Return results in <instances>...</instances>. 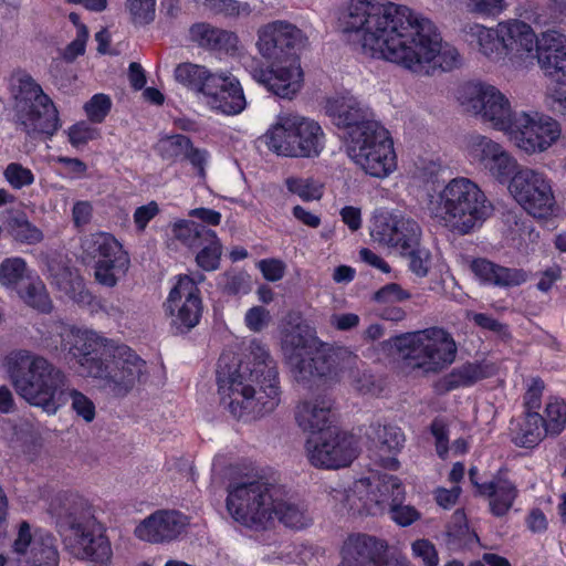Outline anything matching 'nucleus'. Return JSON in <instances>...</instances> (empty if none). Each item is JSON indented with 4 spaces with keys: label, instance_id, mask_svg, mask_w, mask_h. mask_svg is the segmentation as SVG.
<instances>
[{
    "label": "nucleus",
    "instance_id": "1",
    "mask_svg": "<svg viewBox=\"0 0 566 566\" xmlns=\"http://www.w3.org/2000/svg\"><path fill=\"white\" fill-rule=\"evenodd\" d=\"M361 52L396 63L412 73L429 75L431 62L442 71L461 64L459 51L443 43L437 25L406 6L376 0H352L340 18Z\"/></svg>",
    "mask_w": 566,
    "mask_h": 566
},
{
    "label": "nucleus",
    "instance_id": "2",
    "mask_svg": "<svg viewBox=\"0 0 566 566\" xmlns=\"http://www.w3.org/2000/svg\"><path fill=\"white\" fill-rule=\"evenodd\" d=\"M217 382L222 399L238 419L260 418L280 405L281 387L276 361L260 342L250 344L248 360L222 354L217 365Z\"/></svg>",
    "mask_w": 566,
    "mask_h": 566
},
{
    "label": "nucleus",
    "instance_id": "3",
    "mask_svg": "<svg viewBox=\"0 0 566 566\" xmlns=\"http://www.w3.org/2000/svg\"><path fill=\"white\" fill-rule=\"evenodd\" d=\"M8 373L15 392L29 405L52 416L71 400L77 417L90 423L95 419L94 402L81 391L69 387L65 373L43 356L28 350L14 353Z\"/></svg>",
    "mask_w": 566,
    "mask_h": 566
},
{
    "label": "nucleus",
    "instance_id": "4",
    "mask_svg": "<svg viewBox=\"0 0 566 566\" xmlns=\"http://www.w3.org/2000/svg\"><path fill=\"white\" fill-rule=\"evenodd\" d=\"M424 209L436 224L458 235L474 232L494 212L480 186L465 177L453 178L440 191L429 195Z\"/></svg>",
    "mask_w": 566,
    "mask_h": 566
},
{
    "label": "nucleus",
    "instance_id": "5",
    "mask_svg": "<svg viewBox=\"0 0 566 566\" xmlns=\"http://www.w3.org/2000/svg\"><path fill=\"white\" fill-rule=\"evenodd\" d=\"M389 344L406 366L426 374L442 371L455 360L458 353L452 335L437 326L395 336Z\"/></svg>",
    "mask_w": 566,
    "mask_h": 566
},
{
    "label": "nucleus",
    "instance_id": "6",
    "mask_svg": "<svg viewBox=\"0 0 566 566\" xmlns=\"http://www.w3.org/2000/svg\"><path fill=\"white\" fill-rule=\"evenodd\" d=\"M18 124L30 136H52L60 128L59 112L42 87L23 71L11 76Z\"/></svg>",
    "mask_w": 566,
    "mask_h": 566
},
{
    "label": "nucleus",
    "instance_id": "7",
    "mask_svg": "<svg viewBox=\"0 0 566 566\" xmlns=\"http://www.w3.org/2000/svg\"><path fill=\"white\" fill-rule=\"evenodd\" d=\"M81 258L84 263H94V277L106 287H114L130 263L123 245L106 232L85 235L81 241Z\"/></svg>",
    "mask_w": 566,
    "mask_h": 566
},
{
    "label": "nucleus",
    "instance_id": "8",
    "mask_svg": "<svg viewBox=\"0 0 566 566\" xmlns=\"http://www.w3.org/2000/svg\"><path fill=\"white\" fill-rule=\"evenodd\" d=\"M273 497L270 485L261 479L230 483L227 509L242 525H263L272 518Z\"/></svg>",
    "mask_w": 566,
    "mask_h": 566
},
{
    "label": "nucleus",
    "instance_id": "9",
    "mask_svg": "<svg viewBox=\"0 0 566 566\" xmlns=\"http://www.w3.org/2000/svg\"><path fill=\"white\" fill-rule=\"evenodd\" d=\"M146 376V361L126 345H114L102 366H94L91 377L115 397L126 396Z\"/></svg>",
    "mask_w": 566,
    "mask_h": 566
},
{
    "label": "nucleus",
    "instance_id": "10",
    "mask_svg": "<svg viewBox=\"0 0 566 566\" xmlns=\"http://www.w3.org/2000/svg\"><path fill=\"white\" fill-rule=\"evenodd\" d=\"M509 191L515 201L532 217L547 219L556 209L549 180L543 172L524 167L514 174Z\"/></svg>",
    "mask_w": 566,
    "mask_h": 566
},
{
    "label": "nucleus",
    "instance_id": "11",
    "mask_svg": "<svg viewBox=\"0 0 566 566\" xmlns=\"http://www.w3.org/2000/svg\"><path fill=\"white\" fill-rule=\"evenodd\" d=\"M307 44V36L296 25L276 20L266 23L258 30L256 48L260 54L273 62L282 64L298 60L297 51Z\"/></svg>",
    "mask_w": 566,
    "mask_h": 566
},
{
    "label": "nucleus",
    "instance_id": "12",
    "mask_svg": "<svg viewBox=\"0 0 566 566\" xmlns=\"http://www.w3.org/2000/svg\"><path fill=\"white\" fill-rule=\"evenodd\" d=\"M460 99L474 114L490 122L495 128L506 130L516 113H513L509 99L495 86L486 83H467L462 87Z\"/></svg>",
    "mask_w": 566,
    "mask_h": 566
},
{
    "label": "nucleus",
    "instance_id": "13",
    "mask_svg": "<svg viewBox=\"0 0 566 566\" xmlns=\"http://www.w3.org/2000/svg\"><path fill=\"white\" fill-rule=\"evenodd\" d=\"M171 327L179 334L198 325L202 314L200 290L189 275H180L164 303Z\"/></svg>",
    "mask_w": 566,
    "mask_h": 566
},
{
    "label": "nucleus",
    "instance_id": "14",
    "mask_svg": "<svg viewBox=\"0 0 566 566\" xmlns=\"http://www.w3.org/2000/svg\"><path fill=\"white\" fill-rule=\"evenodd\" d=\"M505 132L515 145L527 154L546 150L560 135L556 120L538 116L537 113L531 115L524 112L514 115L511 127Z\"/></svg>",
    "mask_w": 566,
    "mask_h": 566
},
{
    "label": "nucleus",
    "instance_id": "15",
    "mask_svg": "<svg viewBox=\"0 0 566 566\" xmlns=\"http://www.w3.org/2000/svg\"><path fill=\"white\" fill-rule=\"evenodd\" d=\"M356 360L357 357L346 348L319 344L314 349L306 352V357L297 359L293 373L295 379L302 382L313 377L334 378L353 366Z\"/></svg>",
    "mask_w": 566,
    "mask_h": 566
},
{
    "label": "nucleus",
    "instance_id": "16",
    "mask_svg": "<svg viewBox=\"0 0 566 566\" xmlns=\"http://www.w3.org/2000/svg\"><path fill=\"white\" fill-rule=\"evenodd\" d=\"M305 450L308 462L319 469L345 468L353 462L358 453L353 436L332 431L324 433L318 439H307Z\"/></svg>",
    "mask_w": 566,
    "mask_h": 566
},
{
    "label": "nucleus",
    "instance_id": "17",
    "mask_svg": "<svg viewBox=\"0 0 566 566\" xmlns=\"http://www.w3.org/2000/svg\"><path fill=\"white\" fill-rule=\"evenodd\" d=\"M12 553V566H59L60 563L55 538L50 534L32 538L31 526L27 521L19 524Z\"/></svg>",
    "mask_w": 566,
    "mask_h": 566
},
{
    "label": "nucleus",
    "instance_id": "18",
    "mask_svg": "<svg viewBox=\"0 0 566 566\" xmlns=\"http://www.w3.org/2000/svg\"><path fill=\"white\" fill-rule=\"evenodd\" d=\"M62 346L91 377L93 367L103 365L114 345L95 332L71 331Z\"/></svg>",
    "mask_w": 566,
    "mask_h": 566
},
{
    "label": "nucleus",
    "instance_id": "19",
    "mask_svg": "<svg viewBox=\"0 0 566 566\" xmlns=\"http://www.w3.org/2000/svg\"><path fill=\"white\" fill-rule=\"evenodd\" d=\"M49 513L55 518L60 532L71 531L73 535L87 530L93 517L88 502L76 493L62 492L52 497Z\"/></svg>",
    "mask_w": 566,
    "mask_h": 566
},
{
    "label": "nucleus",
    "instance_id": "20",
    "mask_svg": "<svg viewBox=\"0 0 566 566\" xmlns=\"http://www.w3.org/2000/svg\"><path fill=\"white\" fill-rule=\"evenodd\" d=\"M387 551V541L366 533H353L343 543L338 566H385Z\"/></svg>",
    "mask_w": 566,
    "mask_h": 566
},
{
    "label": "nucleus",
    "instance_id": "21",
    "mask_svg": "<svg viewBox=\"0 0 566 566\" xmlns=\"http://www.w3.org/2000/svg\"><path fill=\"white\" fill-rule=\"evenodd\" d=\"M371 235L379 243L401 252L420 241L421 228L410 218L387 213L376 218Z\"/></svg>",
    "mask_w": 566,
    "mask_h": 566
},
{
    "label": "nucleus",
    "instance_id": "22",
    "mask_svg": "<svg viewBox=\"0 0 566 566\" xmlns=\"http://www.w3.org/2000/svg\"><path fill=\"white\" fill-rule=\"evenodd\" d=\"M366 438L369 443L370 458L385 469L397 470L399 467L397 454L405 442V436L400 428L373 422L366 431Z\"/></svg>",
    "mask_w": 566,
    "mask_h": 566
},
{
    "label": "nucleus",
    "instance_id": "23",
    "mask_svg": "<svg viewBox=\"0 0 566 566\" xmlns=\"http://www.w3.org/2000/svg\"><path fill=\"white\" fill-rule=\"evenodd\" d=\"M287 65H275L258 67L252 71L255 81L263 84L270 92L291 99L303 85V71L300 61L291 60Z\"/></svg>",
    "mask_w": 566,
    "mask_h": 566
},
{
    "label": "nucleus",
    "instance_id": "24",
    "mask_svg": "<svg viewBox=\"0 0 566 566\" xmlns=\"http://www.w3.org/2000/svg\"><path fill=\"white\" fill-rule=\"evenodd\" d=\"M187 517L175 510H158L143 520L135 528V535L149 543L176 539L186 528Z\"/></svg>",
    "mask_w": 566,
    "mask_h": 566
},
{
    "label": "nucleus",
    "instance_id": "25",
    "mask_svg": "<svg viewBox=\"0 0 566 566\" xmlns=\"http://www.w3.org/2000/svg\"><path fill=\"white\" fill-rule=\"evenodd\" d=\"M208 104L227 115H235L245 107V97L239 81L233 76L218 74L206 84Z\"/></svg>",
    "mask_w": 566,
    "mask_h": 566
},
{
    "label": "nucleus",
    "instance_id": "26",
    "mask_svg": "<svg viewBox=\"0 0 566 566\" xmlns=\"http://www.w3.org/2000/svg\"><path fill=\"white\" fill-rule=\"evenodd\" d=\"M537 61L549 76L566 84V36L556 32L543 33L537 48Z\"/></svg>",
    "mask_w": 566,
    "mask_h": 566
},
{
    "label": "nucleus",
    "instance_id": "27",
    "mask_svg": "<svg viewBox=\"0 0 566 566\" xmlns=\"http://www.w3.org/2000/svg\"><path fill=\"white\" fill-rule=\"evenodd\" d=\"M333 407L326 396L301 400L294 409L295 422L304 432L321 433L331 426Z\"/></svg>",
    "mask_w": 566,
    "mask_h": 566
},
{
    "label": "nucleus",
    "instance_id": "28",
    "mask_svg": "<svg viewBox=\"0 0 566 566\" xmlns=\"http://www.w3.org/2000/svg\"><path fill=\"white\" fill-rule=\"evenodd\" d=\"M476 148L481 164L500 182L511 180L514 174L520 170L517 161L492 139L484 136L480 137Z\"/></svg>",
    "mask_w": 566,
    "mask_h": 566
},
{
    "label": "nucleus",
    "instance_id": "29",
    "mask_svg": "<svg viewBox=\"0 0 566 566\" xmlns=\"http://www.w3.org/2000/svg\"><path fill=\"white\" fill-rule=\"evenodd\" d=\"M287 127L292 128L295 145H287L286 148L294 149L298 158L318 156L323 148L322 138L324 134L316 122L290 114Z\"/></svg>",
    "mask_w": 566,
    "mask_h": 566
},
{
    "label": "nucleus",
    "instance_id": "30",
    "mask_svg": "<svg viewBox=\"0 0 566 566\" xmlns=\"http://www.w3.org/2000/svg\"><path fill=\"white\" fill-rule=\"evenodd\" d=\"M506 473L507 469L501 468L491 481L479 485V495L489 497L490 511L496 517L506 515L518 496L516 485Z\"/></svg>",
    "mask_w": 566,
    "mask_h": 566
},
{
    "label": "nucleus",
    "instance_id": "31",
    "mask_svg": "<svg viewBox=\"0 0 566 566\" xmlns=\"http://www.w3.org/2000/svg\"><path fill=\"white\" fill-rule=\"evenodd\" d=\"M499 32L505 55L523 59L538 48L533 29L521 20L500 22Z\"/></svg>",
    "mask_w": 566,
    "mask_h": 566
},
{
    "label": "nucleus",
    "instance_id": "32",
    "mask_svg": "<svg viewBox=\"0 0 566 566\" xmlns=\"http://www.w3.org/2000/svg\"><path fill=\"white\" fill-rule=\"evenodd\" d=\"M470 268L481 282L499 287L518 286L528 279L523 269L502 266L484 258L473 260Z\"/></svg>",
    "mask_w": 566,
    "mask_h": 566
},
{
    "label": "nucleus",
    "instance_id": "33",
    "mask_svg": "<svg viewBox=\"0 0 566 566\" xmlns=\"http://www.w3.org/2000/svg\"><path fill=\"white\" fill-rule=\"evenodd\" d=\"M325 112L336 126L346 128L347 132L371 120L369 108L363 107L353 96H338L327 99Z\"/></svg>",
    "mask_w": 566,
    "mask_h": 566
},
{
    "label": "nucleus",
    "instance_id": "34",
    "mask_svg": "<svg viewBox=\"0 0 566 566\" xmlns=\"http://www.w3.org/2000/svg\"><path fill=\"white\" fill-rule=\"evenodd\" d=\"M366 494L364 505L369 514L379 515L388 512L396 502H403L405 490L398 478L386 475Z\"/></svg>",
    "mask_w": 566,
    "mask_h": 566
},
{
    "label": "nucleus",
    "instance_id": "35",
    "mask_svg": "<svg viewBox=\"0 0 566 566\" xmlns=\"http://www.w3.org/2000/svg\"><path fill=\"white\" fill-rule=\"evenodd\" d=\"M378 138L379 140L376 139V142H374L371 149H368L361 156L359 155L354 163L366 174L373 177L384 178L396 168V156L390 136L387 137L385 142H380V136H378ZM358 153L360 154V150Z\"/></svg>",
    "mask_w": 566,
    "mask_h": 566
},
{
    "label": "nucleus",
    "instance_id": "36",
    "mask_svg": "<svg viewBox=\"0 0 566 566\" xmlns=\"http://www.w3.org/2000/svg\"><path fill=\"white\" fill-rule=\"evenodd\" d=\"M461 34L464 41L471 45L475 44L490 60L497 61L505 55L499 24L495 29H489L478 23H467L462 27Z\"/></svg>",
    "mask_w": 566,
    "mask_h": 566
},
{
    "label": "nucleus",
    "instance_id": "37",
    "mask_svg": "<svg viewBox=\"0 0 566 566\" xmlns=\"http://www.w3.org/2000/svg\"><path fill=\"white\" fill-rule=\"evenodd\" d=\"M78 545L76 553L83 559L91 562L94 566H109L113 558L111 542L103 533L94 534L90 527L74 536Z\"/></svg>",
    "mask_w": 566,
    "mask_h": 566
},
{
    "label": "nucleus",
    "instance_id": "38",
    "mask_svg": "<svg viewBox=\"0 0 566 566\" xmlns=\"http://www.w3.org/2000/svg\"><path fill=\"white\" fill-rule=\"evenodd\" d=\"M378 136H380V142H385L389 137V133L380 123L374 119L346 132L345 148L348 157L354 161L359 157V149L360 156L371 149Z\"/></svg>",
    "mask_w": 566,
    "mask_h": 566
},
{
    "label": "nucleus",
    "instance_id": "39",
    "mask_svg": "<svg viewBox=\"0 0 566 566\" xmlns=\"http://www.w3.org/2000/svg\"><path fill=\"white\" fill-rule=\"evenodd\" d=\"M4 228L14 241L23 244H38L44 239L43 232L29 221L22 210H7Z\"/></svg>",
    "mask_w": 566,
    "mask_h": 566
},
{
    "label": "nucleus",
    "instance_id": "40",
    "mask_svg": "<svg viewBox=\"0 0 566 566\" xmlns=\"http://www.w3.org/2000/svg\"><path fill=\"white\" fill-rule=\"evenodd\" d=\"M492 374V366L483 363H467L449 373L443 378V386L447 391L468 387L479 380L488 378Z\"/></svg>",
    "mask_w": 566,
    "mask_h": 566
},
{
    "label": "nucleus",
    "instance_id": "41",
    "mask_svg": "<svg viewBox=\"0 0 566 566\" xmlns=\"http://www.w3.org/2000/svg\"><path fill=\"white\" fill-rule=\"evenodd\" d=\"M287 118H290V114L280 115L276 123L262 136V139L274 154L296 157L294 149L286 148L287 145H295L292 128L287 127Z\"/></svg>",
    "mask_w": 566,
    "mask_h": 566
},
{
    "label": "nucleus",
    "instance_id": "42",
    "mask_svg": "<svg viewBox=\"0 0 566 566\" xmlns=\"http://www.w3.org/2000/svg\"><path fill=\"white\" fill-rule=\"evenodd\" d=\"M174 234L179 241L191 249H201L208 244V242L218 238L213 230L195 221H181L176 223Z\"/></svg>",
    "mask_w": 566,
    "mask_h": 566
},
{
    "label": "nucleus",
    "instance_id": "43",
    "mask_svg": "<svg viewBox=\"0 0 566 566\" xmlns=\"http://www.w3.org/2000/svg\"><path fill=\"white\" fill-rule=\"evenodd\" d=\"M546 434L544 418L538 412H526L513 442L522 448H534Z\"/></svg>",
    "mask_w": 566,
    "mask_h": 566
},
{
    "label": "nucleus",
    "instance_id": "44",
    "mask_svg": "<svg viewBox=\"0 0 566 566\" xmlns=\"http://www.w3.org/2000/svg\"><path fill=\"white\" fill-rule=\"evenodd\" d=\"M447 547L450 551H459L474 542L479 541L478 535L470 530L464 515L457 511L453 515V522L448 526L446 533Z\"/></svg>",
    "mask_w": 566,
    "mask_h": 566
},
{
    "label": "nucleus",
    "instance_id": "45",
    "mask_svg": "<svg viewBox=\"0 0 566 566\" xmlns=\"http://www.w3.org/2000/svg\"><path fill=\"white\" fill-rule=\"evenodd\" d=\"M216 75L205 66L192 63H181L175 70V77L179 83L202 94L206 93V84Z\"/></svg>",
    "mask_w": 566,
    "mask_h": 566
},
{
    "label": "nucleus",
    "instance_id": "46",
    "mask_svg": "<svg viewBox=\"0 0 566 566\" xmlns=\"http://www.w3.org/2000/svg\"><path fill=\"white\" fill-rule=\"evenodd\" d=\"M272 507V517L275 515L287 527L303 528L310 523L305 511L296 504L273 501Z\"/></svg>",
    "mask_w": 566,
    "mask_h": 566
},
{
    "label": "nucleus",
    "instance_id": "47",
    "mask_svg": "<svg viewBox=\"0 0 566 566\" xmlns=\"http://www.w3.org/2000/svg\"><path fill=\"white\" fill-rule=\"evenodd\" d=\"M316 338L310 333L307 326L296 325L283 332L282 348L284 350H312L315 347Z\"/></svg>",
    "mask_w": 566,
    "mask_h": 566
},
{
    "label": "nucleus",
    "instance_id": "48",
    "mask_svg": "<svg viewBox=\"0 0 566 566\" xmlns=\"http://www.w3.org/2000/svg\"><path fill=\"white\" fill-rule=\"evenodd\" d=\"M19 294L25 304L39 312L50 313L53 308L46 287L40 280L30 282Z\"/></svg>",
    "mask_w": 566,
    "mask_h": 566
},
{
    "label": "nucleus",
    "instance_id": "49",
    "mask_svg": "<svg viewBox=\"0 0 566 566\" xmlns=\"http://www.w3.org/2000/svg\"><path fill=\"white\" fill-rule=\"evenodd\" d=\"M27 274V263L22 258H8L0 264V283L14 289Z\"/></svg>",
    "mask_w": 566,
    "mask_h": 566
},
{
    "label": "nucleus",
    "instance_id": "50",
    "mask_svg": "<svg viewBox=\"0 0 566 566\" xmlns=\"http://www.w3.org/2000/svg\"><path fill=\"white\" fill-rule=\"evenodd\" d=\"M400 253L409 259V269L413 274L419 277L428 275L431 266V255L429 250L420 247V241Z\"/></svg>",
    "mask_w": 566,
    "mask_h": 566
},
{
    "label": "nucleus",
    "instance_id": "51",
    "mask_svg": "<svg viewBox=\"0 0 566 566\" xmlns=\"http://www.w3.org/2000/svg\"><path fill=\"white\" fill-rule=\"evenodd\" d=\"M156 0H127L126 9L135 25H147L155 19Z\"/></svg>",
    "mask_w": 566,
    "mask_h": 566
},
{
    "label": "nucleus",
    "instance_id": "52",
    "mask_svg": "<svg viewBox=\"0 0 566 566\" xmlns=\"http://www.w3.org/2000/svg\"><path fill=\"white\" fill-rule=\"evenodd\" d=\"M546 418L544 419V428L547 434H559L566 424V407L565 405L554 401L548 402L545 408Z\"/></svg>",
    "mask_w": 566,
    "mask_h": 566
},
{
    "label": "nucleus",
    "instance_id": "53",
    "mask_svg": "<svg viewBox=\"0 0 566 566\" xmlns=\"http://www.w3.org/2000/svg\"><path fill=\"white\" fill-rule=\"evenodd\" d=\"M222 245L218 238L199 249L196 262L203 271H214L220 265Z\"/></svg>",
    "mask_w": 566,
    "mask_h": 566
},
{
    "label": "nucleus",
    "instance_id": "54",
    "mask_svg": "<svg viewBox=\"0 0 566 566\" xmlns=\"http://www.w3.org/2000/svg\"><path fill=\"white\" fill-rule=\"evenodd\" d=\"M286 188L290 192L297 195L305 201L321 199L323 192L322 187L317 186L313 179H302L290 177L285 180Z\"/></svg>",
    "mask_w": 566,
    "mask_h": 566
},
{
    "label": "nucleus",
    "instance_id": "55",
    "mask_svg": "<svg viewBox=\"0 0 566 566\" xmlns=\"http://www.w3.org/2000/svg\"><path fill=\"white\" fill-rule=\"evenodd\" d=\"M506 7L505 0H467L465 2V9L469 13L483 18H495Z\"/></svg>",
    "mask_w": 566,
    "mask_h": 566
},
{
    "label": "nucleus",
    "instance_id": "56",
    "mask_svg": "<svg viewBox=\"0 0 566 566\" xmlns=\"http://www.w3.org/2000/svg\"><path fill=\"white\" fill-rule=\"evenodd\" d=\"M468 318L482 329L493 332L502 340L511 339V333L507 324L501 323L496 318L485 313H469Z\"/></svg>",
    "mask_w": 566,
    "mask_h": 566
},
{
    "label": "nucleus",
    "instance_id": "57",
    "mask_svg": "<svg viewBox=\"0 0 566 566\" xmlns=\"http://www.w3.org/2000/svg\"><path fill=\"white\" fill-rule=\"evenodd\" d=\"M192 144L191 139L185 135H174L160 140V153L166 159L185 157V153Z\"/></svg>",
    "mask_w": 566,
    "mask_h": 566
},
{
    "label": "nucleus",
    "instance_id": "58",
    "mask_svg": "<svg viewBox=\"0 0 566 566\" xmlns=\"http://www.w3.org/2000/svg\"><path fill=\"white\" fill-rule=\"evenodd\" d=\"M206 6L214 13L228 17L248 15L251 12L250 4L239 0H206Z\"/></svg>",
    "mask_w": 566,
    "mask_h": 566
},
{
    "label": "nucleus",
    "instance_id": "59",
    "mask_svg": "<svg viewBox=\"0 0 566 566\" xmlns=\"http://www.w3.org/2000/svg\"><path fill=\"white\" fill-rule=\"evenodd\" d=\"M4 179L14 189H21L25 186H30L34 182V176L32 171L23 167L19 163H11L7 166L3 171Z\"/></svg>",
    "mask_w": 566,
    "mask_h": 566
},
{
    "label": "nucleus",
    "instance_id": "60",
    "mask_svg": "<svg viewBox=\"0 0 566 566\" xmlns=\"http://www.w3.org/2000/svg\"><path fill=\"white\" fill-rule=\"evenodd\" d=\"M111 106L112 102L107 95L96 94L84 105V109L90 120L102 123L109 113Z\"/></svg>",
    "mask_w": 566,
    "mask_h": 566
},
{
    "label": "nucleus",
    "instance_id": "61",
    "mask_svg": "<svg viewBox=\"0 0 566 566\" xmlns=\"http://www.w3.org/2000/svg\"><path fill=\"white\" fill-rule=\"evenodd\" d=\"M411 297V294L401 287L398 283H388L373 295V300L377 303H395L403 302Z\"/></svg>",
    "mask_w": 566,
    "mask_h": 566
},
{
    "label": "nucleus",
    "instance_id": "62",
    "mask_svg": "<svg viewBox=\"0 0 566 566\" xmlns=\"http://www.w3.org/2000/svg\"><path fill=\"white\" fill-rule=\"evenodd\" d=\"M411 552L415 557L420 558L424 566H438L439 555L436 546L427 538H419L412 542Z\"/></svg>",
    "mask_w": 566,
    "mask_h": 566
},
{
    "label": "nucleus",
    "instance_id": "63",
    "mask_svg": "<svg viewBox=\"0 0 566 566\" xmlns=\"http://www.w3.org/2000/svg\"><path fill=\"white\" fill-rule=\"evenodd\" d=\"M221 289L224 294L238 295L248 293V276L242 272L229 271L223 274Z\"/></svg>",
    "mask_w": 566,
    "mask_h": 566
},
{
    "label": "nucleus",
    "instance_id": "64",
    "mask_svg": "<svg viewBox=\"0 0 566 566\" xmlns=\"http://www.w3.org/2000/svg\"><path fill=\"white\" fill-rule=\"evenodd\" d=\"M218 30L219 28L209 23L200 22L195 23L190 28L189 34L192 42L197 43L202 49L210 50Z\"/></svg>",
    "mask_w": 566,
    "mask_h": 566
}]
</instances>
